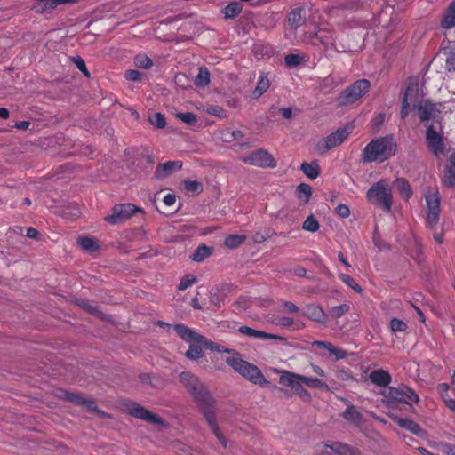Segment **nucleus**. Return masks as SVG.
<instances>
[{"label":"nucleus","instance_id":"nucleus-1","mask_svg":"<svg viewBox=\"0 0 455 455\" xmlns=\"http://www.w3.org/2000/svg\"><path fill=\"white\" fill-rule=\"evenodd\" d=\"M180 379L182 385L186 387L198 405L214 435L222 443V445L226 447V439L221 434L216 421L215 400L212 396L210 391L196 376L189 372H182L180 375Z\"/></svg>","mask_w":455,"mask_h":455},{"label":"nucleus","instance_id":"nucleus-2","mask_svg":"<svg viewBox=\"0 0 455 455\" xmlns=\"http://www.w3.org/2000/svg\"><path fill=\"white\" fill-rule=\"evenodd\" d=\"M397 152V143L393 135L372 139L363 149L361 161L363 164L383 163L393 157Z\"/></svg>","mask_w":455,"mask_h":455},{"label":"nucleus","instance_id":"nucleus-3","mask_svg":"<svg viewBox=\"0 0 455 455\" xmlns=\"http://www.w3.org/2000/svg\"><path fill=\"white\" fill-rule=\"evenodd\" d=\"M225 362L235 371L250 382L260 387H268L270 385V381L265 378L260 369L257 365L243 360L240 353L236 357H227Z\"/></svg>","mask_w":455,"mask_h":455},{"label":"nucleus","instance_id":"nucleus-4","mask_svg":"<svg viewBox=\"0 0 455 455\" xmlns=\"http://www.w3.org/2000/svg\"><path fill=\"white\" fill-rule=\"evenodd\" d=\"M366 198L370 203L380 206L385 212H390L393 204V196L388 180L381 179L374 183L368 189Z\"/></svg>","mask_w":455,"mask_h":455},{"label":"nucleus","instance_id":"nucleus-5","mask_svg":"<svg viewBox=\"0 0 455 455\" xmlns=\"http://www.w3.org/2000/svg\"><path fill=\"white\" fill-rule=\"evenodd\" d=\"M371 88V82L362 78L346 87L339 95L337 102L339 106L351 105L368 93Z\"/></svg>","mask_w":455,"mask_h":455},{"label":"nucleus","instance_id":"nucleus-6","mask_svg":"<svg viewBox=\"0 0 455 455\" xmlns=\"http://www.w3.org/2000/svg\"><path fill=\"white\" fill-rule=\"evenodd\" d=\"M353 131L352 124H347L338 128L335 132L329 134L325 139L319 141L315 146V150L319 154H324L327 151L341 145Z\"/></svg>","mask_w":455,"mask_h":455},{"label":"nucleus","instance_id":"nucleus-7","mask_svg":"<svg viewBox=\"0 0 455 455\" xmlns=\"http://www.w3.org/2000/svg\"><path fill=\"white\" fill-rule=\"evenodd\" d=\"M300 374L284 371L282 372L279 378V383L285 387H291L293 390V392L303 400L309 401L311 399V395L303 387L302 384L304 383L300 381Z\"/></svg>","mask_w":455,"mask_h":455},{"label":"nucleus","instance_id":"nucleus-8","mask_svg":"<svg viewBox=\"0 0 455 455\" xmlns=\"http://www.w3.org/2000/svg\"><path fill=\"white\" fill-rule=\"evenodd\" d=\"M141 210L132 204H116L111 213L105 217V220L111 225H117L130 219L135 212Z\"/></svg>","mask_w":455,"mask_h":455},{"label":"nucleus","instance_id":"nucleus-9","mask_svg":"<svg viewBox=\"0 0 455 455\" xmlns=\"http://www.w3.org/2000/svg\"><path fill=\"white\" fill-rule=\"evenodd\" d=\"M241 160L245 164L261 168H274L276 166L274 157L262 148L252 151L249 155L243 156Z\"/></svg>","mask_w":455,"mask_h":455},{"label":"nucleus","instance_id":"nucleus-10","mask_svg":"<svg viewBox=\"0 0 455 455\" xmlns=\"http://www.w3.org/2000/svg\"><path fill=\"white\" fill-rule=\"evenodd\" d=\"M127 413L132 417L136 419L147 421L148 423L166 426V423L164 419L158 417L156 414L152 413L145 407L136 403H130L126 407Z\"/></svg>","mask_w":455,"mask_h":455},{"label":"nucleus","instance_id":"nucleus-11","mask_svg":"<svg viewBox=\"0 0 455 455\" xmlns=\"http://www.w3.org/2000/svg\"><path fill=\"white\" fill-rule=\"evenodd\" d=\"M427 205L426 220L427 225L433 228L436 226L440 217V196L438 191H435L425 196Z\"/></svg>","mask_w":455,"mask_h":455},{"label":"nucleus","instance_id":"nucleus-12","mask_svg":"<svg viewBox=\"0 0 455 455\" xmlns=\"http://www.w3.org/2000/svg\"><path fill=\"white\" fill-rule=\"evenodd\" d=\"M426 141L428 148L435 155L443 154L444 142L443 135L438 132L433 124H430L426 131Z\"/></svg>","mask_w":455,"mask_h":455},{"label":"nucleus","instance_id":"nucleus-13","mask_svg":"<svg viewBox=\"0 0 455 455\" xmlns=\"http://www.w3.org/2000/svg\"><path fill=\"white\" fill-rule=\"evenodd\" d=\"M327 450H330L333 453L338 454V455H355L357 451L356 449H354V448L350 447L349 445L339 443V442H335V443H332L331 444L318 443L316 445V451L318 452L329 453V451Z\"/></svg>","mask_w":455,"mask_h":455},{"label":"nucleus","instance_id":"nucleus-14","mask_svg":"<svg viewBox=\"0 0 455 455\" xmlns=\"http://www.w3.org/2000/svg\"><path fill=\"white\" fill-rule=\"evenodd\" d=\"M238 332L251 338L255 339H274L277 341H281L283 343H285L287 341V339L285 337L268 333L263 331L255 330L253 328H251L249 326H241L238 329Z\"/></svg>","mask_w":455,"mask_h":455},{"label":"nucleus","instance_id":"nucleus-15","mask_svg":"<svg viewBox=\"0 0 455 455\" xmlns=\"http://www.w3.org/2000/svg\"><path fill=\"white\" fill-rule=\"evenodd\" d=\"M182 162L179 160L160 163L156 168L154 174L155 178L156 180L165 179L172 175L173 172L180 171L182 168Z\"/></svg>","mask_w":455,"mask_h":455},{"label":"nucleus","instance_id":"nucleus-16","mask_svg":"<svg viewBox=\"0 0 455 455\" xmlns=\"http://www.w3.org/2000/svg\"><path fill=\"white\" fill-rule=\"evenodd\" d=\"M301 315L311 321L320 323H325L327 321L326 313L322 307L316 304L306 305L301 311Z\"/></svg>","mask_w":455,"mask_h":455},{"label":"nucleus","instance_id":"nucleus-17","mask_svg":"<svg viewBox=\"0 0 455 455\" xmlns=\"http://www.w3.org/2000/svg\"><path fill=\"white\" fill-rule=\"evenodd\" d=\"M174 331L181 339L188 343L202 344L204 338L182 323L175 324Z\"/></svg>","mask_w":455,"mask_h":455},{"label":"nucleus","instance_id":"nucleus-18","mask_svg":"<svg viewBox=\"0 0 455 455\" xmlns=\"http://www.w3.org/2000/svg\"><path fill=\"white\" fill-rule=\"evenodd\" d=\"M415 109H418L419 117L421 122L429 121L435 119L440 111L435 108V105L429 100L424 101V103H419Z\"/></svg>","mask_w":455,"mask_h":455},{"label":"nucleus","instance_id":"nucleus-19","mask_svg":"<svg viewBox=\"0 0 455 455\" xmlns=\"http://www.w3.org/2000/svg\"><path fill=\"white\" fill-rule=\"evenodd\" d=\"M369 379L374 385L385 387L391 383L392 377L388 371L383 369H378L371 371L369 374Z\"/></svg>","mask_w":455,"mask_h":455},{"label":"nucleus","instance_id":"nucleus-20","mask_svg":"<svg viewBox=\"0 0 455 455\" xmlns=\"http://www.w3.org/2000/svg\"><path fill=\"white\" fill-rule=\"evenodd\" d=\"M440 25L444 29L455 27V0H452L443 12Z\"/></svg>","mask_w":455,"mask_h":455},{"label":"nucleus","instance_id":"nucleus-21","mask_svg":"<svg viewBox=\"0 0 455 455\" xmlns=\"http://www.w3.org/2000/svg\"><path fill=\"white\" fill-rule=\"evenodd\" d=\"M202 345L205 349H209L211 351H216L218 353L228 354V355H230L229 357H236L237 355H239L238 351L232 349V348L226 347H224L219 343H216L205 337L204 338Z\"/></svg>","mask_w":455,"mask_h":455},{"label":"nucleus","instance_id":"nucleus-22","mask_svg":"<svg viewBox=\"0 0 455 455\" xmlns=\"http://www.w3.org/2000/svg\"><path fill=\"white\" fill-rule=\"evenodd\" d=\"M419 98V88L417 83H410L406 90L403 93V97L402 101L410 102V105L412 104L413 108L417 107V101Z\"/></svg>","mask_w":455,"mask_h":455},{"label":"nucleus","instance_id":"nucleus-23","mask_svg":"<svg viewBox=\"0 0 455 455\" xmlns=\"http://www.w3.org/2000/svg\"><path fill=\"white\" fill-rule=\"evenodd\" d=\"M395 422L400 427L408 430L418 436H422L425 433L422 427L412 419L406 418H397Z\"/></svg>","mask_w":455,"mask_h":455},{"label":"nucleus","instance_id":"nucleus-24","mask_svg":"<svg viewBox=\"0 0 455 455\" xmlns=\"http://www.w3.org/2000/svg\"><path fill=\"white\" fill-rule=\"evenodd\" d=\"M303 12L304 9L301 7L294 8L289 12L287 16L288 23L293 29H297L305 23L306 17Z\"/></svg>","mask_w":455,"mask_h":455},{"label":"nucleus","instance_id":"nucleus-25","mask_svg":"<svg viewBox=\"0 0 455 455\" xmlns=\"http://www.w3.org/2000/svg\"><path fill=\"white\" fill-rule=\"evenodd\" d=\"M312 347L326 348L329 351L330 355L335 356L336 360L344 359L347 355L345 350L339 349L333 346L331 343L327 341L315 340L312 343Z\"/></svg>","mask_w":455,"mask_h":455},{"label":"nucleus","instance_id":"nucleus-26","mask_svg":"<svg viewBox=\"0 0 455 455\" xmlns=\"http://www.w3.org/2000/svg\"><path fill=\"white\" fill-rule=\"evenodd\" d=\"M300 170L307 178L311 180L316 179L321 172V169L317 162H303L300 164Z\"/></svg>","mask_w":455,"mask_h":455},{"label":"nucleus","instance_id":"nucleus-27","mask_svg":"<svg viewBox=\"0 0 455 455\" xmlns=\"http://www.w3.org/2000/svg\"><path fill=\"white\" fill-rule=\"evenodd\" d=\"M295 193H296V196H297L298 200L299 201V203L301 204H306L307 203H308V201L312 196V188L308 184L300 183L296 188Z\"/></svg>","mask_w":455,"mask_h":455},{"label":"nucleus","instance_id":"nucleus-28","mask_svg":"<svg viewBox=\"0 0 455 455\" xmlns=\"http://www.w3.org/2000/svg\"><path fill=\"white\" fill-rule=\"evenodd\" d=\"M243 11V5L239 2H231L229 4L225 6L222 9V13L224 14V18L226 20L235 19Z\"/></svg>","mask_w":455,"mask_h":455},{"label":"nucleus","instance_id":"nucleus-29","mask_svg":"<svg viewBox=\"0 0 455 455\" xmlns=\"http://www.w3.org/2000/svg\"><path fill=\"white\" fill-rule=\"evenodd\" d=\"M450 162L452 167H446L443 174V182L446 186L455 188V153L451 155Z\"/></svg>","mask_w":455,"mask_h":455},{"label":"nucleus","instance_id":"nucleus-30","mask_svg":"<svg viewBox=\"0 0 455 455\" xmlns=\"http://www.w3.org/2000/svg\"><path fill=\"white\" fill-rule=\"evenodd\" d=\"M213 249L205 244L199 245L193 254L190 256L191 259L196 262H202L212 255Z\"/></svg>","mask_w":455,"mask_h":455},{"label":"nucleus","instance_id":"nucleus-31","mask_svg":"<svg viewBox=\"0 0 455 455\" xmlns=\"http://www.w3.org/2000/svg\"><path fill=\"white\" fill-rule=\"evenodd\" d=\"M383 395L389 402H400L404 403V395L403 386L399 387H388L387 392L383 393Z\"/></svg>","mask_w":455,"mask_h":455},{"label":"nucleus","instance_id":"nucleus-32","mask_svg":"<svg viewBox=\"0 0 455 455\" xmlns=\"http://www.w3.org/2000/svg\"><path fill=\"white\" fill-rule=\"evenodd\" d=\"M270 83L267 76L261 75L258 81L256 88L251 92L252 99H259L269 88Z\"/></svg>","mask_w":455,"mask_h":455},{"label":"nucleus","instance_id":"nucleus-33","mask_svg":"<svg viewBox=\"0 0 455 455\" xmlns=\"http://www.w3.org/2000/svg\"><path fill=\"white\" fill-rule=\"evenodd\" d=\"M395 183L396 185V188L401 194V196L405 199L408 200L412 196V189L411 188L410 183L408 180L404 178H397L395 180Z\"/></svg>","mask_w":455,"mask_h":455},{"label":"nucleus","instance_id":"nucleus-34","mask_svg":"<svg viewBox=\"0 0 455 455\" xmlns=\"http://www.w3.org/2000/svg\"><path fill=\"white\" fill-rule=\"evenodd\" d=\"M300 381L309 387L329 391V386L320 379L301 375Z\"/></svg>","mask_w":455,"mask_h":455},{"label":"nucleus","instance_id":"nucleus-35","mask_svg":"<svg viewBox=\"0 0 455 455\" xmlns=\"http://www.w3.org/2000/svg\"><path fill=\"white\" fill-rule=\"evenodd\" d=\"M343 418L352 423H359L363 419V415L354 405H348L343 412Z\"/></svg>","mask_w":455,"mask_h":455},{"label":"nucleus","instance_id":"nucleus-36","mask_svg":"<svg viewBox=\"0 0 455 455\" xmlns=\"http://www.w3.org/2000/svg\"><path fill=\"white\" fill-rule=\"evenodd\" d=\"M195 84L197 87H205L210 83V72L207 68L200 67L198 68V74L195 77Z\"/></svg>","mask_w":455,"mask_h":455},{"label":"nucleus","instance_id":"nucleus-37","mask_svg":"<svg viewBox=\"0 0 455 455\" xmlns=\"http://www.w3.org/2000/svg\"><path fill=\"white\" fill-rule=\"evenodd\" d=\"M246 241V235H228L226 236L224 243L229 249H236Z\"/></svg>","mask_w":455,"mask_h":455},{"label":"nucleus","instance_id":"nucleus-38","mask_svg":"<svg viewBox=\"0 0 455 455\" xmlns=\"http://www.w3.org/2000/svg\"><path fill=\"white\" fill-rule=\"evenodd\" d=\"M78 245L84 251H96L99 249V245L96 241L88 236H82L77 239Z\"/></svg>","mask_w":455,"mask_h":455},{"label":"nucleus","instance_id":"nucleus-39","mask_svg":"<svg viewBox=\"0 0 455 455\" xmlns=\"http://www.w3.org/2000/svg\"><path fill=\"white\" fill-rule=\"evenodd\" d=\"M202 344L190 343L188 349L186 351V356L191 360H197L204 355Z\"/></svg>","mask_w":455,"mask_h":455},{"label":"nucleus","instance_id":"nucleus-40","mask_svg":"<svg viewBox=\"0 0 455 455\" xmlns=\"http://www.w3.org/2000/svg\"><path fill=\"white\" fill-rule=\"evenodd\" d=\"M320 228V224L316 218L311 214L304 220L302 224V228L306 231L309 232H316Z\"/></svg>","mask_w":455,"mask_h":455},{"label":"nucleus","instance_id":"nucleus-41","mask_svg":"<svg viewBox=\"0 0 455 455\" xmlns=\"http://www.w3.org/2000/svg\"><path fill=\"white\" fill-rule=\"evenodd\" d=\"M339 280H341L344 283H346L348 287H350L353 291L357 293H362V287L356 283V281L350 275L347 274H339Z\"/></svg>","mask_w":455,"mask_h":455},{"label":"nucleus","instance_id":"nucleus-42","mask_svg":"<svg viewBox=\"0 0 455 455\" xmlns=\"http://www.w3.org/2000/svg\"><path fill=\"white\" fill-rule=\"evenodd\" d=\"M315 37L321 42L325 49H331L334 46V37L332 34H322V31L316 33Z\"/></svg>","mask_w":455,"mask_h":455},{"label":"nucleus","instance_id":"nucleus-43","mask_svg":"<svg viewBox=\"0 0 455 455\" xmlns=\"http://www.w3.org/2000/svg\"><path fill=\"white\" fill-rule=\"evenodd\" d=\"M390 329L394 333L405 332L408 329V325L403 320L394 317L390 320Z\"/></svg>","mask_w":455,"mask_h":455},{"label":"nucleus","instance_id":"nucleus-44","mask_svg":"<svg viewBox=\"0 0 455 455\" xmlns=\"http://www.w3.org/2000/svg\"><path fill=\"white\" fill-rule=\"evenodd\" d=\"M134 65L140 68H149L153 65V62L146 54H138L134 58Z\"/></svg>","mask_w":455,"mask_h":455},{"label":"nucleus","instance_id":"nucleus-45","mask_svg":"<svg viewBox=\"0 0 455 455\" xmlns=\"http://www.w3.org/2000/svg\"><path fill=\"white\" fill-rule=\"evenodd\" d=\"M223 135L226 137V141L228 142L239 140L244 137V133L241 130H231L230 128L226 129L223 132Z\"/></svg>","mask_w":455,"mask_h":455},{"label":"nucleus","instance_id":"nucleus-46","mask_svg":"<svg viewBox=\"0 0 455 455\" xmlns=\"http://www.w3.org/2000/svg\"><path fill=\"white\" fill-rule=\"evenodd\" d=\"M274 231L270 228H266L264 231H257L252 235V240L255 243H261L267 239L270 238Z\"/></svg>","mask_w":455,"mask_h":455},{"label":"nucleus","instance_id":"nucleus-47","mask_svg":"<svg viewBox=\"0 0 455 455\" xmlns=\"http://www.w3.org/2000/svg\"><path fill=\"white\" fill-rule=\"evenodd\" d=\"M403 395H404V403L410 404L411 403H417L419 400L417 393L411 387L407 386H403Z\"/></svg>","mask_w":455,"mask_h":455},{"label":"nucleus","instance_id":"nucleus-48","mask_svg":"<svg viewBox=\"0 0 455 455\" xmlns=\"http://www.w3.org/2000/svg\"><path fill=\"white\" fill-rule=\"evenodd\" d=\"M350 309L349 305L347 304H342L339 306H335L330 308V314L331 315L335 318L339 319L342 315H344L346 313H347Z\"/></svg>","mask_w":455,"mask_h":455},{"label":"nucleus","instance_id":"nucleus-49","mask_svg":"<svg viewBox=\"0 0 455 455\" xmlns=\"http://www.w3.org/2000/svg\"><path fill=\"white\" fill-rule=\"evenodd\" d=\"M177 118L185 123L186 124L189 126H193L197 123V117L195 114L191 112H186V113H177L176 115Z\"/></svg>","mask_w":455,"mask_h":455},{"label":"nucleus","instance_id":"nucleus-50","mask_svg":"<svg viewBox=\"0 0 455 455\" xmlns=\"http://www.w3.org/2000/svg\"><path fill=\"white\" fill-rule=\"evenodd\" d=\"M148 120L152 125L159 129L164 128L166 125L164 116L158 112L149 116Z\"/></svg>","mask_w":455,"mask_h":455},{"label":"nucleus","instance_id":"nucleus-51","mask_svg":"<svg viewBox=\"0 0 455 455\" xmlns=\"http://www.w3.org/2000/svg\"><path fill=\"white\" fill-rule=\"evenodd\" d=\"M196 281V278L194 275L188 274L183 276L180 280V283L178 286V289L180 291H185L188 287H190L192 284H194Z\"/></svg>","mask_w":455,"mask_h":455},{"label":"nucleus","instance_id":"nucleus-52","mask_svg":"<svg viewBox=\"0 0 455 455\" xmlns=\"http://www.w3.org/2000/svg\"><path fill=\"white\" fill-rule=\"evenodd\" d=\"M302 61V57L299 54L290 53L284 58V63L289 68L299 66Z\"/></svg>","mask_w":455,"mask_h":455},{"label":"nucleus","instance_id":"nucleus-53","mask_svg":"<svg viewBox=\"0 0 455 455\" xmlns=\"http://www.w3.org/2000/svg\"><path fill=\"white\" fill-rule=\"evenodd\" d=\"M184 188L192 194L199 193L202 191V184L196 180H185Z\"/></svg>","mask_w":455,"mask_h":455},{"label":"nucleus","instance_id":"nucleus-54","mask_svg":"<svg viewBox=\"0 0 455 455\" xmlns=\"http://www.w3.org/2000/svg\"><path fill=\"white\" fill-rule=\"evenodd\" d=\"M71 60L85 76H90V73L86 68V64L80 56L72 57Z\"/></svg>","mask_w":455,"mask_h":455},{"label":"nucleus","instance_id":"nucleus-55","mask_svg":"<svg viewBox=\"0 0 455 455\" xmlns=\"http://www.w3.org/2000/svg\"><path fill=\"white\" fill-rule=\"evenodd\" d=\"M65 399L67 401L73 403L75 404H77V405H81L84 402V397H83L82 395H80L78 394L71 393V392H67L65 394Z\"/></svg>","mask_w":455,"mask_h":455},{"label":"nucleus","instance_id":"nucleus-56","mask_svg":"<svg viewBox=\"0 0 455 455\" xmlns=\"http://www.w3.org/2000/svg\"><path fill=\"white\" fill-rule=\"evenodd\" d=\"M84 405L89 411H96L97 413L103 415L104 412L98 409L95 400L84 398V402L81 404Z\"/></svg>","mask_w":455,"mask_h":455},{"label":"nucleus","instance_id":"nucleus-57","mask_svg":"<svg viewBox=\"0 0 455 455\" xmlns=\"http://www.w3.org/2000/svg\"><path fill=\"white\" fill-rule=\"evenodd\" d=\"M335 212L341 218H347L350 215V209L347 204H339L335 208Z\"/></svg>","mask_w":455,"mask_h":455},{"label":"nucleus","instance_id":"nucleus-58","mask_svg":"<svg viewBox=\"0 0 455 455\" xmlns=\"http://www.w3.org/2000/svg\"><path fill=\"white\" fill-rule=\"evenodd\" d=\"M446 67L449 71H455V48L451 49L448 53L446 59Z\"/></svg>","mask_w":455,"mask_h":455},{"label":"nucleus","instance_id":"nucleus-59","mask_svg":"<svg viewBox=\"0 0 455 455\" xmlns=\"http://www.w3.org/2000/svg\"><path fill=\"white\" fill-rule=\"evenodd\" d=\"M125 78L129 81H140L141 78V73L135 69H129L125 71Z\"/></svg>","mask_w":455,"mask_h":455},{"label":"nucleus","instance_id":"nucleus-60","mask_svg":"<svg viewBox=\"0 0 455 455\" xmlns=\"http://www.w3.org/2000/svg\"><path fill=\"white\" fill-rule=\"evenodd\" d=\"M79 305L86 311L96 314L98 312V306L89 300H82Z\"/></svg>","mask_w":455,"mask_h":455},{"label":"nucleus","instance_id":"nucleus-61","mask_svg":"<svg viewBox=\"0 0 455 455\" xmlns=\"http://www.w3.org/2000/svg\"><path fill=\"white\" fill-rule=\"evenodd\" d=\"M281 304L282 306L285 308V310L289 313H293V314H296V313H299V308L298 306H296L293 302L291 301H287V300H282L281 301Z\"/></svg>","mask_w":455,"mask_h":455},{"label":"nucleus","instance_id":"nucleus-62","mask_svg":"<svg viewBox=\"0 0 455 455\" xmlns=\"http://www.w3.org/2000/svg\"><path fill=\"white\" fill-rule=\"evenodd\" d=\"M277 323L279 326H281L283 328H288V327H291L294 323V320L288 316H282V317L278 318Z\"/></svg>","mask_w":455,"mask_h":455},{"label":"nucleus","instance_id":"nucleus-63","mask_svg":"<svg viewBox=\"0 0 455 455\" xmlns=\"http://www.w3.org/2000/svg\"><path fill=\"white\" fill-rule=\"evenodd\" d=\"M442 451L446 455H455V444H452V443H443L442 445Z\"/></svg>","mask_w":455,"mask_h":455},{"label":"nucleus","instance_id":"nucleus-64","mask_svg":"<svg viewBox=\"0 0 455 455\" xmlns=\"http://www.w3.org/2000/svg\"><path fill=\"white\" fill-rule=\"evenodd\" d=\"M410 102H403L402 101V108L400 110V117L401 119L404 120L408 115H409V109H410Z\"/></svg>","mask_w":455,"mask_h":455}]
</instances>
